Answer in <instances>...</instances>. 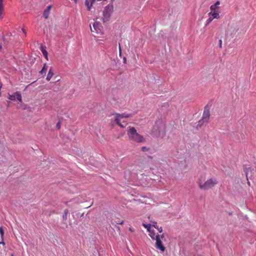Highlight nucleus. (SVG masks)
Returning <instances> with one entry per match:
<instances>
[{
	"label": "nucleus",
	"instance_id": "nucleus-32",
	"mask_svg": "<svg viewBox=\"0 0 256 256\" xmlns=\"http://www.w3.org/2000/svg\"><path fill=\"white\" fill-rule=\"evenodd\" d=\"M2 49V46L0 44V50Z\"/></svg>",
	"mask_w": 256,
	"mask_h": 256
},
{
	"label": "nucleus",
	"instance_id": "nucleus-28",
	"mask_svg": "<svg viewBox=\"0 0 256 256\" xmlns=\"http://www.w3.org/2000/svg\"><path fill=\"white\" fill-rule=\"evenodd\" d=\"M56 127L58 128H60V122H58V123L56 124Z\"/></svg>",
	"mask_w": 256,
	"mask_h": 256
},
{
	"label": "nucleus",
	"instance_id": "nucleus-23",
	"mask_svg": "<svg viewBox=\"0 0 256 256\" xmlns=\"http://www.w3.org/2000/svg\"><path fill=\"white\" fill-rule=\"evenodd\" d=\"M142 151L144 152H148L150 148L146 146H142L141 148Z\"/></svg>",
	"mask_w": 256,
	"mask_h": 256
},
{
	"label": "nucleus",
	"instance_id": "nucleus-19",
	"mask_svg": "<svg viewBox=\"0 0 256 256\" xmlns=\"http://www.w3.org/2000/svg\"><path fill=\"white\" fill-rule=\"evenodd\" d=\"M47 66H46V64H45L42 68V70L40 71V73L42 74H45L46 73V72L47 70Z\"/></svg>",
	"mask_w": 256,
	"mask_h": 256
},
{
	"label": "nucleus",
	"instance_id": "nucleus-31",
	"mask_svg": "<svg viewBox=\"0 0 256 256\" xmlns=\"http://www.w3.org/2000/svg\"><path fill=\"white\" fill-rule=\"evenodd\" d=\"M126 58H124V63H126Z\"/></svg>",
	"mask_w": 256,
	"mask_h": 256
},
{
	"label": "nucleus",
	"instance_id": "nucleus-14",
	"mask_svg": "<svg viewBox=\"0 0 256 256\" xmlns=\"http://www.w3.org/2000/svg\"><path fill=\"white\" fill-rule=\"evenodd\" d=\"M149 232V236H150L152 240H154V239L156 238V235L155 234V233L154 232V230H150V231H148Z\"/></svg>",
	"mask_w": 256,
	"mask_h": 256
},
{
	"label": "nucleus",
	"instance_id": "nucleus-35",
	"mask_svg": "<svg viewBox=\"0 0 256 256\" xmlns=\"http://www.w3.org/2000/svg\"><path fill=\"white\" fill-rule=\"evenodd\" d=\"M10 256H13V254H10Z\"/></svg>",
	"mask_w": 256,
	"mask_h": 256
},
{
	"label": "nucleus",
	"instance_id": "nucleus-4",
	"mask_svg": "<svg viewBox=\"0 0 256 256\" xmlns=\"http://www.w3.org/2000/svg\"><path fill=\"white\" fill-rule=\"evenodd\" d=\"M114 10V6L112 4H108L106 6L103 11L102 21L104 22H108L110 20V16Z\"/></svg>",
	"mask_w": 256,
	"mask_h": 256
},
{
	"label": "nucleus",
	"instance_id": "nucleus-12",
	"mask_svg": "<svg viewBox=\"0 0 256 256\" xmlns=\"http://www.w3.org/2000/svg\"><path fill=\"white\" fill-rule=\"evenodd\" d=\"M51 8H52L51 6H48L44 10V14H43V16L45 18H48L49 14H50V10Z\"/></svg>",
	"mask_w": 256,
	"mask_h": 256
},
{
	"label": "nucleus",
	"instance_id": "nucleus-17",
	"mask_svg": "<svg viewBox=\"0 0 256 256\" xmlns=\"http://www.w3.org/2000/svg\"><path fill=\"white\" fill-rule=\"evenodd\" d=\"M3 0H0V18H2V14L3 12Z\"/></svg>",
	"mask_w": 256,
	"mask_h": 256
},
{
	"label": "nucleus",
	"instance_id": "nucleus-27",
	"mask_svg": "<svg viewBox=\"0 0 256 256\" xmlns=\"http://www.w3.org/2000/svg\"><path fill=\"white\" fill-rule=\"evenodd\" d=\"M212 13H213V11H212V12H210L209 13H208V15L209 16H212Z\"/></svg>",
	"mask_w": 256,
	"mask_h": 256
},
{
	"label": "nucleus",
	"instance_id": "nucleus-29",
	"mask_svg": "<svg viewBox=\"0 0 256 256\" xmlns=\"http://www.w3.org/2000/svg\"><path fill=\"white\" fill-rule=\"evenodd\" d=\"M118 224H124V221L122 220V222H118Z\"/></svg>",
	"mask_w": 256,
	"mask_h": 256
},
{
	"label": "nucleus",
	"instance_id": "nucleus-8",
	"mask_svg": "<svg viewBox=\"0 0 256 256\" xmlns=\"http://www.w3.org/2000/svg\"><path fill=\"white\" fill-rule=\"evenodd\" d=\"M210 110L208 106H205L202 118L206 122H208L210 119Z\"/></svg>",
	"mask_w": 256,
	"mask_h": 256
},
{
	"label": "nucleus",
	"instance_id": "nucleus-26",
	"mask_svg": "<svg viewBox=\"0 0 256 256\" xmlns=\"http://www.w3.org/2000/svg\"><path fill=\"white\" fill-rule=\"evenodd\" d=\"M219 46L220 48L222 47V40H219Z\"/></svg>",
	"mask_w": 256,
	"mask_h": 256
},
{
	"label": "nucleus",
	"instance_id": "nucleus-36",
	"mask_svg": "<svg viewBox=\"0 0 256 256\" xmlns=\"http://www.w3.org/2000/svg\"><path fill=\"white\" fill-rule=\"evenodd\" d=\"M74 0V2H76L77 1V0Z\"/></svg>",
	"mask_w": 256,
	"mask_h": 256
},
{
	"label": "nucleus",
	"instance_id": "nucleus-9",
	"mask_svg": "<svg viewBox=\"0 0 256 256\" xmlns=\"http://www.w3.org/2000/svg\"><path fill=\"white\" fill-rule=\"evenodd\" d=\"M96 1V0H86L85 4L87 7V9L88 10H90L93 4Z\"/></svg>",
	"mask_w": 256,
	"mask_h": 256
},
{
	"label": "nucleus",
	"instance_id": "nucleus-37",
	"mask_svg": "<svg viewBox=\"0 0 256 256\" xmlns=\"http://www.w3.org/2000/svg\"><path fill=\"white\" fill-rule=\"evenodd\" d=\"M0 85H2V84H0Z\"/></svg>",
	"mask_w": 256,
	"mask_h": 256
},
{
	"label": "nucleus",
	"instance_id": "nucleus-2",
	"mask_svg": "<svg viewBox=\"0 0 256 256\" xmlns=\"http://www.w3.org/2000/svg\"><path fill=\"white\" fill-rule=\"evenodd\" d=\"M128 138L134 142L138 143L144 142L146 141L145 138L138 132L134 127H129L127 132Z\"/></svg>",
	"mask_w": 256,
	"mask_h": 256
},
{
	"label": "nucleus",
	"instance_id": "nucleus-1",
	"mask_svg": "<svg viewBox=\"0 0 256 256\" xmlns=\"http://www.w3.org/2000/svg\"><path fill=\"white\" fill-rule=\"evenodd\" d=\"M204 180L202 176H200L197 182L199 188L202 190H206L212 189L218 184L217 179L214 178H208L204 182H203Z\"/></svg>",
	"mask_w": 256,
	"mask_h": 256
},
{
	"label": "nucleus",
	"instance_id": "nucleus-3",
	"mask_svg": "<svg viewBox=\"0 0 256 256\" xmlns=\"http://www.w3.org/2000/svg\"><path fill=\"white\" fill-rule=\"evenodd\" d=\"M114 122L121 128H124L127 125V122L124 118H128L130 116V114H114Z\"/></svg>",
	"mask_w": 256,
	"mask_h": 256
},
{
	"label": "nucleus",
	"instance_id": "nucleus-13",
	"mask_svg": "<svg viewBox=\"0 0 256 256\" xmlns=\"http://www.w3.org/2000/svg\"><path fill=\"white\" fill-rule=\"evenodd\" d=\"M53 75H54V74H53V72L52 71V70L50 69L49 70V71H48V74L46 78V80L48 81H49L52 78V77Z\"/></svg>",
	"mask_w": 256,
	"mask_h": 256
},
{
	"label": "nucleus",
	"instance_id": "nucleus-20",
	"mask_svg": "<svg viewBox=\"0 0 256 256\" xmlns=\"http://www.w3.org/2000/svg\"><path fill=\"white\" fill-rule=\"evenodd\" d=\"M208 122H205L202 118L198 121V126H201L204 125L205 123Z\"/></svg>",
	"mask_w": 256,
	"mask_h": 256
},
{
	"label": "nucleus",
	"instance_id": "nucleus-18",
	"mask_svg": "<svg viewBox=\"0 0 256 256\" xmlns=\"http://www.w3.org/2000/svg\"><path fill=\"white\" fill-rule=\"evenodd\" d=\"M68 213V209H66L64 210V214H63L62 218L64 220H67V216Z\"/></svg>",
	"mask_w": 256,
	"mask_h": 256
},
{
	"label": "nucleus",
	"instance_id": "nucleus-24",
	"mask_svg": "<svg viewBox=\"0 0 256 256\" xmlns=\"http://www.w3.org/2000/svg\"><path fill=\"white\" fill-rule=\"evenodd\" d=\"M212 20H213V18H208L206 22V25H208V24H210L212 22Z\"/></svg>",
	"mask_w": 256,
	"mask_h": 256
},
{
	"label": "nucleus",
	"instance_id": "nucleus-30",
	"mask_svg": "<svg viewBox=\"0 0 256 256\" xmlns=\"http://www.w3.org/2000/svg\"><path fill=\"white\" fill-rule=\"evenodd\" d=\"M4 244V239L2 240V241L1 242H0V244Z\"/></svg>",
	"mask_w": 256,
	"mask_h": 256
},
{
	"label": "nucleus",
	"instance_id": "nucleus-21",
	"mask_svg": "<svg viewBox=\"0 0 256 256\" xmlns=\"http://www.w3.org/2000/svg\"><path fill=\"white\" fill-rule=\"evenodd\" d=\"M143 226L146 228L148 230V231H150V227H151V224H143Z\"/></svg>",
	"mask_w": 256,
	"mask_h": 256
},
{
	"label": "nucleus",
	"instance_id": "nucleus-11",
	"mask_svg": "<svg viewBox=\"0 0 256 256\" xmlns=\"http://www.w3.org/2000/svg\"><path fill=\"white\" fill-rule=\"evenodd\" d=\"M220 4V1H216L215 4L213 5H212L210 6V10L211 11H214L216 9H218L220 8L219 5Z\"/></svg>",
	"mask_w": 256,
	"mask_h": 256
},
{
	"label": "nucleus",
	"instance_id": "nucleus-6",
	"mask_svg": "<svg viewBox=\"0 0 256 256\" xmlns=\"http://www.w3.org/2000/svg\"><path fill=\"white\" fill-rule=\"evenodd\" d=\"M8 98L11 100H15L16 99L20 102H22V98L19 92H16L14 94H9Z\"/></svg>",
	"mask_w": 256,
	"mask_h": 256
},
{
	"label": "nucleus",
	"instance_id": "nucleus-5",
	"mask_svg": "<svg viewBox=\"0 0 256 256\" xmlns=\"http://www.w3.org/2000/svg\"><path fill=\"white\" fill-rule=\"evenodd\" d=\"M164 238V234L162 235L156 234V244L155 248L160 250L161 252H164L166 250L165 246L162 244V240Z\"/></svg>",
	"mask_w": 256,
	"mask_h": 256
},
{
	"label": "nucleus",
	"instance_id": "nucleus-10",
	"mask_svg": "<svg viewBox=\"0 0 256 256\" xmlns=\"http://www.w3.org/2000/svg\"><path fill=\"white\" fill-rule=\"evenodd\" d=\"M40 50L41 52H42L44 56V58L48 60V53L47 51L46 50V46H41L40 48Z\"/></svg>",
	"mask_w": 256,
	"mask_h": 256
},
{
	"label": "nucleus",
	"instance_id": "nucleus-34",
	"mask_svg": "<svg viewBox=\"0 0 256 256\" xmlns=\"http://www.w3.org/2000/svg\"><path fill=\"white\" fill-rule=\"evenodd\" d=\"M22 30H23L24 33H26V32H25L24 30L22 29Z\"/></svg>",
	"mask_w": 256,
	"mask_h": 256
},
{
	"label": "nucleus",
	"instance_id": "nucleus-33",
	"mask_svg": "<svg viewBox=\"0 0 256 256\" xmlns=\"http://www.w3.org/2000/svg\"><path fill=\"white\" fill-rule=\"evenodd\" d=\"M129 230H130V231H131V232H132V228H129Z\"/></svg>",
	"mask_w": 256,
	"mask_h": 256
},
{
	"label": "nucleus",
	"instance_id": "nucleus-16",
	"mask_svg": "<svg viewBox=\"0 0 256 256\" xmlns=\"http://www.w3.org/2000/svg\"><path fill=\"white\" fill-rule=\"evenodd\" d=\"M152 226L155 228H156L158 232H162V227H158V226H157V224L156 222H153V224H152Z\"/></svg>",
	"mask_w": 256,
	"mask_h": 256
},
{
	"label": "nucleus",
	"instance_id": "nucleus-25",
	"mask_svg": "<svg viewBox=\"0 0 256 256\" xmlns=\"http://www.w3.org/2000/svg\"><path fill=\"white\" fill-rule=\"evenodd\" d=\"M121 54H122V49H121L120 44H119V54H120V56Z\"/></svg>",
	"mask_w": 256,
	"mask_h": 256
},
{
	"label": "nucleus",
	"instance_id": "nucleus-15",
	"mask_svg": "<svg viewBox=\"0 0 256 256\" xmlns=\"http://www.w3.org/2000/svg\"><path fill=\"white\" fill-rule=\"evenodd\" d=\"M220 17V14L218 12H216V10L213 11L212 18L214 19L216 18L218 19Z\"/></svg>",
	"mask_w": 256,
	"mask_h": 256
},
{
	"label": "nucleus",
	"instance_id": "nucleus-7",
	"mask_svg": "<svg viewBox=\"0 0 256 256\" xmlns=\"http://www.w3.org/2000/svg\"><path fill=\"white\" fill-rule=\"evenodd\" d=\"M90 27V30L94 34H98L100 32L101 24L99 22H94L93 24V28Z\"/></svg>",
	"mask_w": 256,
	"mask_h": 256
},
{
	"label": "nucleus",
	"instance_id": "nucleus-22",
	"mask_svg": "<svg viewBox=\"0 0 256 256\" xmlns=\"http://www.w3.org/2000/svg\"><path fill=\"white\" fill-rule=\"evenodd\" d=\"M0 234L2 240L4 239V231L2 227L0 228Z\"/></svg>",
	"mask_w": 256,
	"mask_h": 256
}]
</instances>
